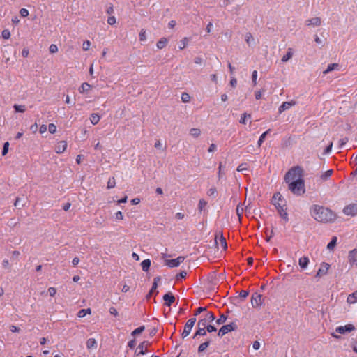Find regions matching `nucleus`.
Returning <instances> with one entry per match:
<instances>
[{"label": "nucleus", "mask_w": 357, "mask_h": 357, "mask_svg": "<svg viewBox=\"0 0 357 357\" xmlns=\"http://www.w3.org/2000/svg\"><path fill=\"white\" fill-rule=\"evenodd\" d=\"M311 215L320 222H333L336 219V215L331 209L324 206L314 204L310 209Z\"/></svg>", "instance_id": "obj_1"}, {"label": "nucleus", "mask_w": 357, "mask_h": 357, "mask_svg": "<svg viewBox=\"0 0 357 357\" xmlns=\"http://www.w3.org/2000/svg\"><path fill=\"white\" fill-rule=\"evenodd\" d=\"M303 169L300 166H296L291 168L284 176L286 183H290L293 181L303 179Z\"/></svg>", "instance_id": "obj_2"}, {"label": "nucleus", "mask_w": 357, "mask_h": 357, "mask_svg": "<svg viewBox=\"0 0 357 357\" xmlns=\"http://www.w3.org/2000/svg\"><path fill=\"white\" fill-rule=\"evenodd\" d=\"M289 184V190L296 195H301L305 192V183L303 179L293 181Z\"/></svg>", "instance_id": "obj_3"}, {"label": "nucleus", "mask_w": 357, "mask_h": 357, "mask_svg": "<svg viewBox=\"0 0 357 357\" xmlns=\"http://www.w3.org/2000/svg\"><path fill=\"white\" fill-rule=\"evenodd\" d=\"M215 317L212 312H207L204 317L199 319L197 326H207L208 323H211L215 320Z\"/></svg>", "instance_id": "obj_4"}, {"label": "nucleus", "mask_w": 357, "mask_h": 357, "mask_svg": "<svg viewBox=\"0 0 357 357\" xmlns=\"http://www.w3.org/2000/svg\"><path fill=\"white\" fill-rule=\"evenodd\" d=\"M195 322H196L195 317L190 318V319H188L187 321V322L185 324L183 331L181 334L183 338L186 337L190 333V331H191L192 327L194 326Z\"/></svg>", "instance_id": "obj_5"}, {"label": "nucleus", "mask_w": 357, "mask_h": 357, "mask_svg": "<svg viewBox=\"0 0 357 357\" xmlns=\"http://www.w3.org/2000/svg\"><path fill=\"white\" fill-rule=\"evenodd\" d=\"M237 325L234 323L222 326L218 331V335L222 337L229 332L236 330Z\"/></svg>", "instance_id": "obj_6"}, {"label": "nucleus", "mask_w": 357, "mask_h": 357, "mask_svg": "<svg viewBox=\"0 0 357 357\" xmlns=\"http://www.w3.org/2000/svg\"><path fill=\"white\" fill-rule=\"evenodd\" d=\"M273 204L275 206L280 217L284 220L288 221V214L286 212L287 208H284L285 206L284 202H273Z\"/></svg>", "instance_id": "obj_7"}, {"label": "nucleus", "mask_w": 357, "mask_h": 357, "mask_svg": "<svg viewBox=\"0 0 357 357\" xmlns=\"http://www.w3.org/2000/svg\"><path fill=\"white\" fill-rule=\"evenodd\" d=\"M184 259L185 257L183 256H179L176 259H167L165 260V265L171 268L178 267L181 263L183 262Z\"/></svg>", "instance_id": "obj_8"}, {"label": "nucleus", "mask_w": 357, "mask_h": 357, "mask_svg": "<svg viewBox=\"0 0 357 357\" xmlns=\"http://www.w3.org/2000/svg\"><path fill=\"white\" fill-rule=\"evenodd\" d=\"M343 213L347 215L354 216L357 215V203L346 206L343 209Z\"/></svg>", "instance_id": "obj_9"}, {"label": "nucleus", "mask_w": 357, "mask_h": 357, "mask_svg": "<svg viewBox=\"0 0 357 357\" xmlns=\"http://www.w3.org/2000/svg\"><path fill=\"white\" fill-rule=\"evenodd\" d=\"M149 344V342L147 341H144L142 343H140L135 351L136 356L139 357L140 355L145 354L146 352V349Z\"/></svg>", "instance_id": "obj_10"}, {"label": "nucleus", "mask_w": 357, "mask_h": 357, "mask_svg": "<svg viewBox=\"0 0 357 357\" xmlns=\"http://www.w3.org/2000/svg\"><path fill=\"white\" fill-rule=\"evenodd\" d=\"M251 303L253 307H257L262 304V296L257 292L254 293L251 298Z\"/></svg>", "instance_id": "obj_11"}, {"label": "nucleus", "mask_w": 357, "mask_h": 357, "mask_svg": "<svg viewBox=\"0 0 357 357\" xmlns=\"http://www.w3.org/2000/svg\"><path fill=\"white\" fill-rule=\"evenodd\" d=\"M355 330V327L353 324H349L345 326H340L336 328L335 331L340 334H344L345 333H349Z\"/></svg>", "instance_id": "obj_12"}, {"label": "nucleus", "mask_w": 357, "mask_h": 357, "mask_svg": "<svg viewBox=\"0 0 357 357\" xmlns=\"http://www.w3.org/2000/svg\"><path fill=\"white\" fill-rule=\"evenodd\" d=\"M215 242L217 246L220 244V246L226 250L227 248V244L225 238L223 236L222 234H216L215 237Z\"/></svg>", "instance_id": "obj_13"}, {"label": "nucleus", "mask_w": 357, "mask_h": 357, "mask_svg": "<svg viewBox=\"0 0 357 357\" xmlns=\"http://www.w3.org/2000/svg\"><path fill=\"white\" fill-rule=\"evenodd\" d=\"M348 259L351 266H357V249H354L349 252Z\"/></svg>", "instance_id": "obj_14"}, {"label": "nucleus", "mask_w": 357, "mask_h": 357, "mask_svg": "<svg viewBox=\"0 0 357 357\" xmlns=\"http://www.w3.org/2000/svg\"><path fill=\"white\" fill-rule=\"evenodd\" d=\"M163 300L165 305L169 307L174 303L175 297L171 292H168L163 296Z\"/></svg>", "instance_id": "obj_15"}, {"label": "nucleus", "mask_w": 357, "mask_h": 357, "mask_svg": "<svg viewBox=\"0 0 357 357\" xmlns=\"http://www.w3.org/2000/svg\"><path fill=\"white\" fill-rule=\"evenodd\" d=\"M330 267V265L327 263H322L321 264V267L319 268L317 274H316V277L317 278H320L324 275H326L328 272V270Z\"/></svg>", "instance_id": "obj_16"}, {"label": "nucleus", "mask_w": 357, "mask_h": 357, "mask_svg": "<svg viewBox=\"0 0 357 357\" xmlns=\"http://www.w3.org/2000/svg\"><path fill=\"white\" fill-rule=\"evenodd\" d=\"M321 20L319 17H315L312 19L307 20L305 22L307 26H318L321 24Z\"/></svg>", "instance_id": "obj_17"}, {"label": "nucleus", "mask_w": 357, "mask_h": 357, "mask_svg": "<svg viewBox=\"0 0 357 357\" xmlns=\"http://www.w3.org/2000/svg\"><path fill=\"white\" fill-rule=\"evenodd\" d=\"M67 148V142L66 141H61L58 142V144L56 146V151L58 153H63Z\"/></svg>", "instance_id": "obj_18"}, {"label": "nucleus", "mask_w": 357, "mask_h": 357, "mask_svg": "<svg viewBox=\"0 0 357 357\" xmlns=\"http://www.w3.org/2000/svg\"><path fill=\"white\" fill-rule=\"evenodd\" d=\"M295 105V102L291 101V102H283L279 107L278 112L279 113H282L284 111L289 109L291 106Z\"/></svg>", "instance_id": "obj_19"}, {"label": "nucleus", "mask_w": 357, "mask_h": 357, "mask_svg": "<svg viewBox=\"0 0 357 357\" xmlns=\"http://www.w3.org/2000/svg\"><path fill=\"white\" fill-rule=\"evenodd\" d=\"M197 331L195 332V333L193 335V338H196L197 336H204L206 335V327L204 326H197Z\"/></svg>", "instance_id": "obj_20"}, {"label": "nucleus", "mask_w": 357, "mask_h": 357, "mask_svg": "<svg viewBox=\"0 0 357 357\" xmlns=\"http://www.w3.org/2000/svg\"><path fill=\"white\" fill-rule=\"evenodd\" d=\"M309 261V258L307 257H303L299 259L298 264L302 269H305L307 268Z\"/></svg>", "instance_id": "obj_21"}, {"label": "nucleus", "mask_w": 357, "mask_h": 357, "mask_svg": "<svg viewBox=\"0 0 357 357\" xmlns=\"http://www.w3.org/2000/svg\"><path fill=\"white\" fill-rule=\"evenodd\" d=\"M86 347L88 349H96L97 342L94 338H89L86 341Z\"/></svg>", "instance_id": "obj_22"}, {"label": "nucleus", "mask_w": 357, "mask_h": 357, "mask_svg": "<svg viewBox=\"0 0 357 357\" xmlns=\"http://www.w3.org/2000/svg\"><path fill=\"white\" fill-rule=\"evenodd\" d=\"M142 268L144 271L146 272L149 271L151 266V260L147 259L142 261L141 263Z\"/></svg>", "instance_id": "obj_23"}, {"label": "nucleus", "mask_w": 357, "mask_h": 357, "mask_svg": "<svg viewBox=\"0 0 357 357\" xmlns=\"http://www.w3.org/2000/svg\"><path fill=\"white\" fill-rule=\"evenodd\" d=\"M168 43V40L166 38H162L158 41L156 46L158 49L161 50L164 48Z\"/></svg>", "instance_id": "obj_24"}, {"label": "nucleus", "mask_w": 357, "mask_h": 357, "mask_svg": "<svg viewBox=\"0 0 357 357\" xmlns=\"http://www.w3.org/2000/svg\"><path fill=\"white\" fill-rule=\"evenodd\" d=\"M292 56H293L292 50L291 48H289L287 53L282 56V61L287 62L292 57Z\"/></svg>", "instance_id": "obj_25"}, {"label": "nucleus", "mask_w": 357, "mask_h": 357, "mask_svg": "<svg viewBox=\"0 0 357 357\" xmlns=\"http://www.w3.org/2000/svg\"><path fill=\"white\" fill-rule=\"evenodd\" d=\"M211 340H208L206 342L202 343L198 347V352H203L210 344Z\"/></svg>", "instance_id": "obj_26"}, {"label": "nucleus", "mask_w": 357, "mask_h": 357, "mask_svg": "<svg viewBox=\"0 0 357 357\" xmlns=\"http://www.w3.org/2000/svg\"><path fill=\"white\" fill-rule=\"evenodd\" d=\"M347 301L350 303H354L357 301V291L349 295Z\"/></svg>", "instance_id": "obj_27"}, {"label": "nucleus", "mask_w": 357, "mask_h": 357, "mask_svg": "<svg viewBox=\"0 0 357 357\" xmlns=\"http://www.w3.org/2000/svg\"><path fill=\"white\" fill-rule=\"evenodd\" d=\"M100 116L98 114H92L90 116V121L93 125L97 124L100 121Z\"/></svg>", "instance_id": "obj_28"}, {"label": "nucleus", "mask_w": 357, "mask_h": 357, "mask_svg": "<svg viewBox=\"0 0 357 357\" xmlns=\"http://www.w3.org/2000/svg\"><path fill=\"white\" fill-rule=\"evenodd\" d=\"M90 88H91V85L89 84L88 83L84 82L79 88V91L80 93L87 92L89 91Z\"/></svg>", "instance_id": "obj_29"}, {"label": "nucleus", "mask_w": 357, "mask_h": 357, "mask_svg": "<svg viewBox=\"0 0 357 357\" xmlns=\"http://www.w3.org/2000/svg\"><path fill=\"white\" fill-rule=\"evenodd\" d=\"M91 312V310L90 308L82 309L79 311L77 315L79 317L82 318V317H85L87 314H90Z\"/></svg>", "instance_id": "obj_30"}, {"label": "nucleus", "mask_w": 357, "mask_h": 357, "mask_svg": "<svg viewBox=\"0 0 357 357\" xmlns=\"http://www.w3.org/2000/svg\"><path fill=\"white\" fill-rule=\"evenodd\" d=\"M270 132H271V129H268L266 131H265L264 133L261 134V135L259 137V139L257 142L259 146H261V145L263 143V142L264 141L267 134L269 133Z\"/></svg>", "instance_id": "obj_31"}, {"label": "nucleus", "mask_w": 357, "mask_h": 357, "mask_svg": "<svg viewBox=\"0 0 357 357\" xmlns=\"http://www.w3.org/2000/svg\"><path fill=\"white\" fill-rule=\"evenodd\" d=\"M273 202H285L284 200L282 199V195L280 192H276L273 195Z\"/></svg>", "instance_id": "obj_32"}, {"label": "nucleus", "mask_w": 357, "mask_h": 357, "mask_svg": "<svg viewBox=\"0 0 357 357\" xmlns=\"http://www.w3.org/2000/svg\"><path fill=\"white\" fill-rule=\"evenodd\" d=\"M337 67H338V64L337 63L329 64L327 68L324 71V74H327V73L331 72L332 70H335Z\"/></svg>", "instance_id": "obj_33"}, {"label": "nucleus", "mask_w": 357, "mask_h": 357, "mask_svg": "<svg viewBox=\"0 0 357 357\" xmlns=\"http://www.w3.org/2000/svg\"><path fill=\"white\" fill-rule=\"evenodd\" d=\"M13 108L16 112L23 113L26 110V107L24 105H14Z\"/></svg>", "instance_id": "obj_34"}, {"label": "nucleus", "mask_w": 357, "mask_h": 357, "mask_svg": "<svg viewBox=\"0 0 357 357\" xmlns=\"http://www.w3.org/2000/svg\"><path fill=\"white\" fill-rule=\"evenodd\" d=\"M336 243H337V237L334 236V237H333L331 241L327 245V248L328 250H333L334 248L335 245H336Z\"/></svg>", "instance_id": "obj_35"}, {"label": "nucleus", "mask_w": 357, "mask_h": 357, "mask_svg": "<svg viewBox=\"0 0 357 357\" xmlns=\"http://www.w3.org/2000/svg\"><path fill=\"white\" fill-rule=\"evenodd\" d=\"M201 131L198 128H192L190 130V134L194 137H198L200 135Z\"/></svg>", "instance_id": "obj_36"}, {"label": "nucleus", "mask_w": 357, "mask_h": 357, "mask_svg": "<svg viewBox=\"0 0 357 357\" xmlns=\"http://www.w3.org/2000/svg\"><path fill=\"white\" fill-rule=\"evenodd\" d=\"M144 329H145L144 326H139L137 328L135 329L132 332L131 335H133V336L139 335V334L142 333L144 331Z\"/></svg>", "instance_id": "obj_37"}, {"label": "nucleus", "mask_w": 357, "mask_h": 357, "mask_svg": "<svg viewBox=\"0 0 357 357\" xmlns=\"http://www.w3.org/2000/svg\"><path fill=\"white\" fill-rule=\"evenodd\" d=\"M206 204H207V202L204 199H200L199 202V204H198V208H199V211H203L204 208L206 207Z\"/></svg>", "instance_id": "obj_38"}, {"label": "nucleus", "mask_w": 357, "mask_h": 357, "mask_svg": "<svg viewBox=\"0 0 357 357\" xmlns=\"http://www.w3.org/2000/svg\"><path fill=\"white\" fill-rule=\"evenodd\" d=\"M333 174V170L329 169L326 172H325L323 174H321V178L323 180H326L328 178H329Z\"/></svg>", "instance_id": "obj_39"}, {"label": "nucleus", "mask_w": 357, "mask_h": 357, "mask_svg": "<svg viewBox=\"0 0 357 357\" xmlns=\"http://www.w3.org/2000/svg\"><path fill=\"white\" fill-rule=\"evenodd\" d=\"M227 319V316H225V314H221L220 318L216 320V324L218 325L222 324L226 321Z\"/></svg>", "instance_id": "obj_40"}, {"label": "nucleus", "mask_w": 357, "mask_h": 357, "mask_svg": "<svg viewBox=\"0 0 357 357\" xmlns=\"http://www.w3.org/2000/svg\"><path fill=\"white\" fill-rule=\"evenodd\" d=\"M116 181L114 177L110 178L107 182V188L111 189L114 188Z\"/></svg>", "instance_id": "obj_41"}, {"label": "nucleus", "mask_w": 357, "mask_h": 357, "mask_svg": "<svg viewBox=\"0 0 357 357\" xmlns=\"http://www.w3.org/2000/svg\"><path fill=\"white\" fill-rule=\"evenodd\" d=\"M245 41L248 45H250L251 43L254 41V38L252 34L247 33L245 35Z\"/></svg>", "instance_id": "obj_42"}, {"label": "nucleus", "mask_w": 357, "mask_h": 357, "mask_svg": "<svg viewBox=\"0 0 357 357\" xmlns=\"http://www.w3.org/2000/svg\"><path fill=\"white\" fill-rule=\"evenodd\" d=\"M188 41L189 39L188 38L185 37L184 38H183L182 40L181 41V45L179 46V49H184L187 46Z\"/></svg>", "instance_id": "obj_43"}, {"label": "nucleus", "mask_w": 357, "mask_h": 357, "mask_svg": "<svg viewBox=\"0 0 357 357\" xmlns=\"http://www.w3.org/2000/svg\"><path fill=\"white\" fill-rule=\"evenodd\" d=\"M251 117V115L249 114H247V113H243L242 115H241V120H240V123H242V124H245L246 123V118H250Z\"/></svg>", "instance_id": "obj_44"}, {"label": "nucleus", "mask_w": 357, "mask_h": 357, "mask_svg": "<svg viewBox=\"0 0 357 357\" xmlns=\"http://www.w3.org/2000/svg\"><path fill=\"white\" fill-rule=\"evenodd\" d=\"M181 100L183 102H188L190 100V95L187 93H183L181 95Z\"/></svg>", "instance_id": "obj_45"}, {"label": "nucleus", "mask_w": 357, "mask_h": 357, "mask_svg": "<svg viewBox=\"0 0 357 357\" xmlns=\"http://www.w3.org/2000/svg\"><path fill=\"white\" fill-rule=\"evenodd\" d=\"M139 36L140 41H145L146 40V31L144 29H142L140 31Z\"/></svg>", "instance_id": "obj_46"}, {"label": "nucleus", "mask_w": 357, "mask_h": 357, "mask_svg": "<svg viewBox=\"0 0 357 357\" xmlns=\"http://www.w3.org/2000/svg\"><path fill=\"white\" fill-rule=\"evenodd\" d=\"M8 147H9V142H5L3 144V150H2V155H6L8 153Z\"/></svg>", "instance_id": "obj_47"}, {"label": "nucleus", "mask_w": 357, "mask_h": 357, "mask_svg": "<svg viewBox=\"0 0 357 357\" xmlns=\"http://www.w3.org/2000/svg\"><path fill=\"white\" fill-rule=\"evenodd\" d=\"M187 275V272L185 271H181L179 273H178L176 276V279L177 280H180V279H182V278H185Z\"/></svg>", "instance_id": "obj_48"}, {"label": "nucleus", "mask_w": 357, "mask_h": 357, "mask_svg": "<svg viewBox=\"0 0 357 357\" xmlns=\"http://www.w3.org/2000/svg\"><path fill=\"white\" fill-rule=\"evenodd\" d=\"M206 310V307H199L195 312H194V316L196 317L199 315L200 313L204 312Z\"/></svg>", "instance_id": "obj_49"}, {"label": "nucleus", "mask_w": 357, "mask_h": 357, "mask_svg": "<svg viewBox=\"0 0 357 357\" xmlns=\"http://www.w3.org/2000/svg\"><path fill=\"white\" fill-rule=\"evenodd\" d=\"M48 130L51 134H54L56 131V126L54 123H50L48 126Z\"/></svg>", "instance_id": "obj_50"}, {"label": "nucleus", "mask_w": 357, "mask_h": 357, "mask_svg": "<svg viewBox=\"0 0 357 357\" xmlns=\"http://www.w3.org/2000/svg\"><path fill=\"white\" fill-rule=\"evenodd\" d=\"M207 195L208 196L215 197L217 195V190L215 188H211L207 191Z\"/></svg>", "instance_id": "obj_51"}, {"label": "nucleus", "mask_w": 357, "mask_h": 357, "mask_svg": "<svg viewBox=\"0 0 357 357\" xmlns=\"http://www.w3.org/2000/svg\"><path fill=\"white\" fill-rule=\"evenodd\" d=\"M1 36L4 39H8L10 36V33L8 29H4L1 33Z\"/></svg>", "instance_id": "obj_52"}, {"label": "nucleus", "mask_w": 357, "mask_h": 357, "mask_svg": "<svg viewBox=\"0 0 357 357\" xmlns=\"http://www.w3.org/2000/svg\"><path fill=\"white\" fill-rule=\"evenodd\" d=\"M50 52L52 54L56 53L58 51V47L55 44H51L49 48Z\"/></svg>", "instance_id": "obj_53"}, {"label": "nucleus", "mask_w": 357, "mask_h": 357, "mask_svg": "<svg viewBox=\"0 0 357 357\" xmlns=\"http://www.w3.org/2000/svg\"><path fill=\"white\" fill-rule=\"evenodd\" d=\"M157 288H158V284L156 282H153L152 287L150 289L149 292H151V294H153L155 292V294H158V291L156 290Z\"/></svg>", "instance_id": "obj_54"}, {"label": "nucleus", "mask_w": 357, "mask_h": 357, "mask_svg": "<svg viewBox=\"0 0 357 357\" xmlns=\"http://www.w3.org/2000/svg\"><path fill=\"white\" fill-rule=\"evenodd\" d=\"M206 328V331H208V333H212V332H215L217 331L216 328L214 326L211 325V324L207 325Z\"/></svg>", "instance_id": "obj_55"}, {"label": "nucleus", "mask_w": 357, "mask_h": 357, "mask_svg": "<svg viewBox=\"0 0 357 357\" xmlns=\"http://www.w3.org/2000/svg\"><path fill=\"white\" fill-rule=\"evenodd\" d=\"M243 208H241L239 205L237 206V208H236V214L239 218V220H241V217L243 214Z\"/></svg>", "instance_id": "obj_56"}, {"label": "nucleus", "mask_w": 357, "mask_h": 357, "mask_svg": "<svg viewBox=\"0 0 357 357\" xmlns=\"http://www.w3.org/2000/svg\"><path fill=\"white\" fill-rule=\"evenodd\" d=\"M20 14L22 17H26L29 15V10L26 8H21L20 10Z\"/></svg>", "instance_id": "obj_57"}, {"label": "nucleus", "mask_w": 357, "mask_h": 357, "mask_svg": "<svg viewBox=\"0 0 357 357\" xmlns=\"http://www.w3.org/2000/svg\"><path fill=\"white\" fill-rule=\"evenodd\" d=\"M91 46V43L89 40L84 41L82 45V48L84 50L86 51L89 49Z\"/></svg>", "instance_id": "obj_58"}, {"label": "nucleus", "mask_w": 357, "mask_h": 357, "mask_svg": "<svg viewBox=\"0 0 357 357\" xmlns=\"http://www.w3.org/2000/svg\"><path fill=\"white\" fill-rule=\"evenodd\" d=\"M116 22V17L114 16L109 17L107 19V23L110 25H113Z\"/></svg>", "instance_id": "obj_59"}, {"label": "nucleus", "mask_w": 357, "mask_h": 357, "mask_svg": "<svg viewBox=\"0 0 357 357\" xmlns=\"http://www.w3.org/2000/svg\"><path fill=\"white\" fill-rule=\"evenodd\" d=\"M245 170H248V168L246 167V164H241L237 167V171L238 172H243V171H245Z\"/></svg>", "instance_id": "obj_60"}, {"label": "nucleus", "mask_w": 357, "mask_h": 357, "mask_svg": "<svg viewBox=\"0 0 357 357\" xmlns=\"http://www.w3.org/2000/svg\"><path fill=\"white\" fill-rule=\"evenodd\" d=\"M257 72L256 70H254L252 74V80L254 84V85H256L257 82Z\"/></svg>", "instance_id": "obj_61"}, {"label": "nucleus", "mask_w": 357, "mask_h": 357, "mask_svg": "<svg viewBox=\"0 0 357 357\" xmlns=\"http://www.w3.org/2000/svg\"><path fill=\"white\" fill-rule=\"evenodd\" d=\"M248 294L249 292L248 291L242 290L239 294V296L242 298H245L248 296Z\"/></svg>", "instance_id": "obj_62"}, {"label": "nucleus", "mask_w": 357, "mask_h": 357, "mask_svg": "<svg viewBox=\"0 0 357 357\" xmlns=\"http://www.w3.org/2000/svg\"><path fill=\"white\" fill-rule=\"evenodd\" d=\"M333 146V143L331 142L330 144L326 147V149L324 151V154H328L331 151V149Z\"/></svg>", "instance_id": "obj_63"}, {"label": "nucleus", "mask_w": 357, "mask_h": 357, "mask_svg": "<svg viewBox=\"0 0 357 357\" xmlns=\"http://www.w3.org/2000/svg\"><path fill=\"white\" fill-rule=\"evenodd\" d=\"M351 347L353 349V351L356 353H357V340H354L351 342Z\"/></svg>", "instance_id": "obj_64"}]
</instances>
